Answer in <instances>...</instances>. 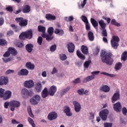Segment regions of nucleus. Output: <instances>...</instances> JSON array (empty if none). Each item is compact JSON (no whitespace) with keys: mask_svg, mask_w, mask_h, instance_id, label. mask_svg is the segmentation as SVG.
<instances>
[{"mask_svg":"<svg viewBox=\"0 0 127 127\" xmlns=\"http://www.w3.org/2000/svg\"><path fill=\"white\" fill-rule=\"evenodd\" d=\"M100 57L103 63H106L107 65L109 66L113 65L114 60L112 58L113 57L112 53L102 51L101 53Z\"/></svg>","mask_w":127,"mask_h":127,"instance_id":"f257e3e1","label":"nucleus"},{"mask_svg":"<svg viewBox=\"0 0 127 127\" xmlns=\"http://www.w3.org/2000/svg\"><path fill=\"white\" fill-rule=\"evenodd\" d=\"M120 38L117 36H113L112 39L111 40V44L112 48L114 49H118V47L120 45Z\"/></svg>","mask_w":127,"mask_h":127,"instance_id":"f03ea898","label":"nucleus"},{"mask_svg":"<svg viewBox=\"0 0 127 127\" xmlns=\"http://www.w3.org/2000/svg\"><path fill=\"white\" fill-rule=\"evenodd\" d=\"M15 21L19 23V25L21 27H24L28 24V20L24 19L23 17H17L15 18Z\"/></svg>","mask_w":127,"mask_h":127,"instance_id":"7ed1b4c3","label":"nucleus"},{"mask_svg":"<svg viewBox=\"0 0 127 127\" xmlns=\"http://www.w3.org/2000/svg\"><path fill=\"white\" fill-rule=\"evenodd\" d=\"M99 73H100V71L91 72L92 75L88 76L86 78H84L82 80L83 83H87V82H89V81H92V80H94V79H95V75H98Z\"/></svg>","mask_w":127,"mask_h":127,"instance_id":"20e7f679","label":"nucleus"},{"mask_svg":"<svg viewBox=\"0 0 127 127\" xmlns=\"http://www.w3.org/2000/svg\"><path fill=\"white\" fill-rule=\"evenodd\" d=\"M109 115V110L104 109L99 112V116L102 121H107L108 115Z\"/></svg>","mask_w":127,"mask_h":127,"instance_id":"39448f33","label":"nucleus"},{"mask_svg":"<svg viewBox=\"0 0 127 127\" xmlns=\"http://www.w3.org/2000/svg\"><path fill=\"white\" fill-rule=\"evenodd\" d=\"M21 94L23 98H28V97H32L33 92L32 91H29L26 88H23L21 90Z\"/></svg>","mask_w":127,"mask_h":127,"instance_id":"423d86ee","label":"nucleus"},{"mask_svg":"<svg viewBox=\"0 0 127 127\" xmlns=\"http://www.w3.org/2000/svg\"><path fill=\"white\" fill-rule=\"evenodd\" d=\"M41 98L40 96L38 95H36L34 96L30 100V103L32 105H37L39 102H40Z\"/></svg>","mask_w":127,"mask_h":127,"instance_id":"0eeeda50","label":"nucleus"},{"mask_svg":"<svg viewBox=\"0 0 127 127\" xmlns=\"http://www.w3.org/2000/svg\"><path fill=\"white\" fill-rule=\"evenodd\" d=\"M57 117H58L57 113L55 112H52L48 114V120H49V121H54V120H56V119H57Z\"/></svg>","mask_w":127,"mask_h":127,"instance_id":"6e6552de","label":"nucleus"},{"mask_svg":"<svg viewBox=\"0 0 127 127\" xmlns=\"http://www.w3.org/2000/svg\"><path fill=\"white\" fill-rule=\"evenodd\" d=\"M48 91L50 96H53L55 95V93L57 92V87L55 85H53L50 87Z\"/></svg>","mask_w":127,"mask_h":127,"instance_id":"1a4fd4ad","label":"nucleus"},{"mask_svg":"<svg viewBox=\"0 0 127 127\" xmlns=\"http://www.w3.org/2000/svg\"><path fill=\"white\" fill-rule=\"evenodd\" d=\"M73 105L74 107V110L76 113H79L81 111V105L76 101L73 102Z\"/></svg>","mask_w":127,"mask_h":127,"instance_id":"9d476101","label":"nucleus"},{"mask_svg":"<svg viewBox=\"0 0 127 127\" xmlns=\"http://www.w3.org/2000/svg\"><path fill=\"white\" fill-rule=\"evenodd\" d=\"M113 109L115 112L120 113V112H121V110L122 109V105L121 104V103L117 102L114 104Z\"/></svg>","mask_w":127,"mask_h":127,"instance_id":"9b49d317","label":"nucleus"},{"mask_svg":"<svg viewBox=\"0 0 127 127\" xmlns=\"http://www.w3.org/2000/svg\"><path fill=\"white\" fill-rule=\"evenodd\" d=\"M34 86V82L33 80H30L29 81H26L24 82V86L26 88H32Z\"/></svg>","mask_w":127,"mask_h":127,"instance_id":"f8f14e48","label":"nucleus"},{"mask_svg":"<svg viewBox=\"0 0 127 127\" xmlns=\"http://www.w3.org/2000/svg\"><path fill=\"white\" fill-rule=\"evenodd\" d=\"M8 83V78L7 77L1 76L0 78V86L6 85Z\"/></svg>","mask_w":127,"mask_h":127,"instance_id":"ddd939ff","label":"nucleus"},{"mask_svg":"<svg viewBox=\"0 0 127 127\" xmlns=\"http://www.w3.org/2000/svg\"><path fill=\"white\" fill-rule=\"evenodd\" d=\"M29 71L26 69L23 68L18 72L19 76H27Z\"/></svg>","mask_w":127,"mask_h":127,"instance_id":"4468645a","label":"nucleus"},{"mask_svg":"<svg viewBox=\"0 0 127 127\" xmlns=\"http://www.w3.org/2000/svg\"><path fill=\"white\" fill-rule=\"evenodd\" d=\"M100 90L102 91V92H104V93H109L111 90L110 87L107 85H103L100 88Z\"/></svg>","mask_w":127,"mask_h":127,"instance_id":"2eb2a0df","label":"nucleus"},{"mask_svg":"<svg viewBox=\"0 0 127 127\" xmlns=\"http://www.w3.org/2000/svg\"><path fill=\"white\" fill-rule=\"evenodd\" d=\"M10 106L19 108L20 107V102L16 100H12L10 102Z\"/></svg>","mask_w":127,"mask_h":127,"instance_id":"dca6fc26","label":"nucleus"},{"mask_svg":"<svg viewBox=\"0 0 127 127\" xmlns=\"http://www.w3.org/2000/svg\"><path fill=\"white\" fill-rule=\"evenodd\" d=\"M67 49L69 53H73L75 51V45L72 43H69L67 45Z\"/></svg>","mask_w":127,"mask_h":127,"instance_id":"f3484780","label":"nucleus"},{"mask_svg":"<svg viewBox=\"0 0 127 127\" xmlns=\"http://www.w3.org/2000/svg\"><path fill=\"white\" fill-rule=\"evenodd\" d=\"M33 45L30 43L25 46V49L28 53H31L33 50Z\"/></svg>","mask_w":127,"mask_h":127,"instance_id":"a211bd4d","label":"nucleus"},{"mask_svg":"<svg viewBox=\"0 0 127 127\" xmlns=\"http://www.w3.org/2000/svg\"><path fill=\"white\" fill-rule=\"evenodd\" d=\"M8 52L10 53V54L12 55V56H16L17 55V50L15 49L14 48L9 47L8 48Z\"/></svg>","mask_w":127,"mask_h":127,"instance_id":"6ab92c4d","label":"nucleus"},{"mask_svg":"<svg viewBox=\"0 0 127 127\" xmlns=\"http://www.w3.org/2000/svg\"><path fill=\"white\" fill-rule=\"evenodd\" d=\"M26 38L27 39H31L33 36V34L32 33V30L30 29L24 32Z\"/></svg>","mask_w":127,"mask_h":127,"instance_id":"aec40b11","label":"nucleus"},{"mask_svg":"<svg viewBox=\"0 0 127 127\" xmlns=\"http://www.w3.org/2000/svg\"><path fill=\"white\" fill-rule=\"evenodd\" d=\"M118 100H120V93L119 92L115 93L112 97V102L113 104L115 103Z\"/></svg>","mask_w":127,"mask_h":127,"instance_id":"412c9836","label":"nucleus"},{"mask_svg":"<svg viewBox=\"0 0 127 127\" xmlns=\"http://www.w3.org/2000/svg\"><path fill=\"white\" fill-rule=\"evenodd\" d=\"M49 95V91H48L47 88L46 87L43 90L41 93V97L42 98H43L44 99L47 97H48Z\"/></svg>","mask_w":127,"mask_h":127,"instance_id":"4be33fe9","label":"nucleus"},{"mask_svg":"<svg viewBox=\"0 0 127 127\" xmlns=\"http://www.w3.org/2000/svg\"><path fill=\"white\" fill-rule=\"evenodd\" d=\"M11 91L9 90L6 91L4 93L3 97L4 100H8L10 97H11Z\"/></svg>","mask_w":127,"mask_h":127,"instance_id":"5701e85b","label":"nucleus"},{"mask_svg":"<svg viewBox=\"0 0 127 127\" xmlns=\"http://www.w3.org/2000/svg\"><path fill=\"white\" fill-rule=\"evenodd\" d=\"M64 113L66 114L67 117H71L72 116V113L70 112V107L68 106H65L64 110Z\"/></svg>","mask_w":127,"mask_h":127,"instance_id":"b1692460","label":"nucleus"},{"mask_svg":"<svg viewBox=\"0 0 127 127\" xmlns=\"http://www.w3.org/2000/svg\"><path fill=\"white\" fill-rule=\"evenodd\" d=\"M31 10L30 6L28 5H26L23 6L22 8V11L23 13H28Z\"/></svg>","mask_w":127,"mask_h":127,"instance_id":"393cba45","label":"nucleus"},{"mask_svg":"<svg viewBox=\"0 0 127 127\" xmlns=\"http://www.w3.org/2000/svg\"><path fill=\"white\" fill-rule=\"evenodd\" d=\"M46 18L48 20H55V19H56V16L51 14H47L46 15Z\"/></svg>","mask_w":127,"mask_h":127,"instance_id":"a878e982","label":"nucleus"},{"mask_svg":"<svg viewBox=\"0 0 127 127\" xmlns=\"http://www.w3.org/2000/svg\"><path fill=\"white\" fill-rule=\"evenodd\" d=\"M76 55L78 58H80L81 60H85V59H86V57L82 54L79 50L76 51Z\"/></svg>","mask_w":127,"mask_h":127,"instance_id":"bb28decb","label":"nucleus"},{"mask_svg":"<svg viewBox=\"0 0 127 127\" xmlns=\"http://www.w3.org/2000/svg\"><path fill=\"white\" fill-rule=\"evenodd\" d=\"M35 89L38 93L41 92V90H42V85H41V83L38 82L36 85Z\"/></svg>","mask_w":127,"mask_h":127,"instance_id":"cd10ccee","label":"nucleus"},{"mask_svg":"<svg viewBox=\"0 0 127 127\" xmlns=\"http://www.w3.org/2000/svg\"><path fill=\"white\" fill-rule=\"evenodd\" d=\"M81 52L85 55H87V54L89 53L88 51V47H87V46H81Z\"/></svg>","mask_w":127,"mask_h":127,"instance_id":"c85d7f7f","label":"nucleus"},{"mask_svg":"<svg viewBox=\"0 0 127 127\" xmlns=\"http://www.w3.org/2000/svg\"><path fill=\"white\" fill-rule=\"evenodd\" d=\"M98 23L101 27V29H105V28H106L107 26V24L105 23V21L103 20H99Z\"/></svg>","mask_w":127,"mask_h":127,"instance_id":"c756f323","label":"nucleus"},{"mask_svg":"<svg viewBox=\"0 0 127 127\" xmlns=\"http://www.w3.org/2000/svg\"><path fill=\"white\" fill-rule=\"evenodd\" d=\"M55 33L56 34H59L60 36H62V35H64V30L63 29H56L55 30Z\"/></svg>","mask_w":127,"mask_h":127,"instance_id":"7c9ffc66","label":"nucleus"},{"mask_svg":"<svg viewBox=\"0 0 127 127\" xmlns=\"http://www.w3.org/2000/svg\"><path fill=\"white\" fill-rule=\"evenodd\" d=\"M38 30L39 32H42V33H45V31H46V28L42 25H39L38 26Z\"/></svg>","mask_w":127,"mask_h":127,"instance_id":"2f4dec72","label":"nucleus"},{"mask_svg":"<svg viewBox=\"0 0 127 127\" xmlns=\"http://www.w3.org/2000/svg\"><path fill=\"white\" fill-rule=\"evenodd\" d=\"M90 21L91 22V24L94 27V28H96V27H98L99 24H98V22L95 20L94 18H91Z\"/></svg>","mask_w":127,"mask_h":127,"instance_id":"473e14b6","label":"nucleus"},{"mask_svg":"<svg viewBox=\"0 0 127 127\" xmlns=\"http://www.w3.org/2000/svg\"><path fill=\"white\" fill-rule=\"evenodd\" d=\"M26 66L28 68V69H30V70H33L35 66L34 64H31V62H28L26 64Z\"/></svg>","mask_w":127,"mask_h":127,"instance_id":"72a5a7b5","label":"nucleus"},{"mask_svg":"<svg viewBox=\"0 0 127 127\" xmlns=\"http://www.w3.org/2000/svg\"><path fill=\"white\" fill-rule=\"evenodd\" d=\"M121 59L123 61H127V51H125L123 53L121 56Z\"/></svg>","mask_w":127,"mask_h":127,"instance_id":"f704fd0d","label":"nucleus"},{"mask_svg":"<svg viewBox=\"0 0 127 127\" xmlns=\"http://www.w3.org/2000/svg\"><path fill=\"white\" fill-rule=\"evenodd\" d=\"M88 36L89 40L90 41H93L94 40V33L92 31H89L88 33Z\"/></svg>","mask_w":127,"mask_h":127,"instance_id":"c9c22d12","label":"nucleus"},{"mask_svg":"<svg viewBox=\"0 0 127 127\" xmlns=\"http://www.w3.org/2000/svg\"><path fill=\"white\" fill-rule=\"evenodd\" d=\"M28 122L31 126H32V127H35V124L34 123V121L32 119H31L30 117L28 118Z\"/></svg>","mask_w":127,"mask_h":127,"instance_id":"e433bc0d","label":"nucleus"},{"mask_svg":"<svg viewBox=\"0 0 127 127\" xmlns=\"http://www.w3.org/2000/svg\"><path fill=\"white\" fill-rule=\"evenodd\" d=\"M5 45H7V42L3 39H0V46H5Z\"/></svg>","mask_w":127,"mask_h":127,"instance_id":"4c0bfd02","label":"nucleus"},{"mask_svg":"<svg viewBox=\"0 0 127 127\" xmlns=\"http://www.w3.org/2000/svg\"><path fill=\"white\" fill-rule=\"evenodd\" d=\"M111 24H112V25H115V26L119 27L121 26V24L120 23L117 22L116 21V19H113L111 21Z\"/></svg>","mask_w":127,"mask_h":127,"instance_id":"58836bf2","label":"nucleus"},{"mask_svg":"<svg viewBox=\"0 0 127 127\" xmlns=\"http://www.w3.org/2000/svg\"><path fill=\"white\" fill-rule=\"evenodd\" d=\"M70 90V87H66L65 89H64L62 92H61V96H64V95H65L67 92H68Z\"/></svg>","mask_w":127,"mask_h":127,"instance_id":"ea45409f","label":"nucleus"},{"mask_svg":"<svg viewBox=\"0 0 127 127\" xmlns=\"http://www.w3.org/2000/svg\"><path fill=\"white\" fill-rule=\"evenodd\" d=\"M60 59L62 60V61H65V60L67 59V56L64 54H62L60 55Z\"/></svg>","mask_w":127,"mask_h":127,"instance_id":"a19ab883","label":"nucleus"},{"mask_svg":"<svg viewBox=\"0 0 127 127\" xmlns=\"http://www.w3.org/2000/svg\"><path fill=\"white\" fill-rule=\"evenodd\" d=\"M122 66L123 64H122V63H119L115 65V69L117 70H121V68H122Z\"/></svg>","mask_w":127,"mask_h":127,"instance_id":"79ce46f5","label":"nucleus"},{"mask_svg":"<svg viewBox=\"0 0 127 127\" xmlns=\"http://www.w3.org/2000/svg\"><path fill=\"white\" fill-rule=\"evenodd\" d=\"M53 32H54V28H53V27H51L48 29V33L50 34V35H53Z\"/></svg>","mask_w":127,"mask_h":127,"instance_id":"37998d69","label":"nucleus"},{"mask_svg":"<svg viewBox=\"0 0 127 127\" xmlns=\"http://www.w3.org/2000/svg\"><path fill=\"white\" fill-rule=\"evenodd\" d=\"M19 38L20 40H24L25 38H26V36H25V34L24 32H22L19 36Z\"/></svg>","mask_w":127,"mask_h":127,"instance_id":"c03bdc74","label":"nucleus"},{"mask_svg":"<svg viewBox=\"0 0 127 127\" xmlns=\"http://www.w3.org/2000/svg\"><path fill=\"white\" fill-rule=\"evenodd\" d=\"M100 74H102V75H105V76H108L109 77H111V78H113V77H115L114 74H110L106 72H102L100 73Z\"/></svg>","mask_w":127,"mask_h":127,"instance_id":"a18cd8bd","label":"nucleus"},{"mask_svg":"<svg viewBox=\"0 0 127 127\" xmlns=\"http://www.w3.org/2000/svg\"><path fill=\"white\" fill-rule=\"evenodd\" d=\"M102 32V35L103 36H104V37H107L108 36V33L107 32V30L106 28L105 29H101Z\"/></svg>","mask_w":127,"mask_h":127,"instance_id":"49530a36","label":"nucleus"},{"mask_svg":"<svg viewBox=\"0 0 127 127\" xmlns=\"http://www.w3.org/2000/svg\"><path fill=\"white\" fill-rule=\"evenodd\" d=\"M13 58L12 57L8 58L6 59H2L4 63H7V62H10L11 60H13Z\"/></svg>","mask_w":127,"mask_h":127,"instance_id":"de8ad7c7","label":"nucleus"},{"mask_svg":"<svg viewBox=\"0 0 127 127\" xmlns=\"http://www.w3.org/2000/svg\"><path fill=\"white\" fill-rule=\"evenodd\" d=\"M90 64H91V61L85 62L84 64V68H88L89 66H90Z\"/></svg>","mask_w":127,"mask_h":127,"instance_id":"09e8293b","label":"nucleus"},{"mask_svg":"<svg viewBox=\"0 0 127 127\" xmlns=\"http://www.w3.org/2000/svg\"><path fill=\"white\" fill-rule=\"evenodd\" d=\"M81 18L82 21H83V22H84L85 23H87L89 22V21H88V18H87V17H86V16L82 15Z\"/></svg>","mask_w":127,"mask_h":127,"instance_id":"8fccbe9b","label":"nucleus"},{"mask_svg":"<svg viewBox=\"0 0 127 127\" xmlns=\"http://www.w3.org/2000/svg\"><path fill=\"white\" fill-rule=\"evenodd\" d=\"M53 39V37H52V35L48 34L47 38L46 39L47 41H49V42L51 41V40H52Z\"/></svg>","mask_w":127,"mask_h":127,"instance_id":"3c124183","label":"nucleus"},{"mask_svg":"<svg viewBox=\"0 0 127 127\" xmlns=\"http://www.w3.org/2000/svg\"><path fill=\"white\" fill-rule=\"evenodd\" d=\"M4 89L2 88H0V98H3L4 95Z\"/></svg>","mask_w":127,"mask_h":127,"instance_id":"603ef678","label":"nucleus"},{"mask_svg":"<svg viewBox=\"0 0 127 127\" xmlns=\"http://www.w3.org/2000/svg\"><path fill=\"white\" fill-rule=\"evenodd\" d=\"M43 40V39H42V37L41 36H40L38 38L37 43L39 44V45H41V44H42Z\"/></svg>","mask_w":127,"mask_h":127,"instance_id":"864d4df0","label":"nucleus"},{"mask_svg":"<svg viewBox=\"0 0 127 127\" xmlns=\"http://www.w3.org/2000/svg\"><path fill=\"white\" fill-rule=\"evenodd\" d=\"M57 48V46L56 45H53L50 47V51H51V52H54V51L56 50Z\"/></svg>","mask_w":127,"mask_h":127,"instance_id":"5fc2aeb1","label":"nucleus"},{"mask_svg":"<svg viewBox=\"0 0 127 127\" xmlns=\"http://www.w3.org/2000/svg\"><path fill=\"white\" fill-rule=\"evenodd\" d=\"M104 127H113V123H104Z\"/></svg>","mask_w":127,"mask_h":127,"instance_id":"6e6d98bb","label":"nucleus"},{"mask_svg":"<svg viewBox=\"0 0 127 127\" xmlns=\"http://www.w3.org/2000/svg\"><path fill=\"white\" fill-rule=\"evenodd\" d=\"M72 82L73 83V84H79L80 83H81V80L80 79V78H77L75 79H74Z\"/></svg>","mask_w":127,"mask_h":127,"instance_id":"4d7b16f0","label":"nucleus"},{"mask_svg":"<svg viewBox=\"0 0 127 127\" xmlns=\"http://www.w3.org/2000/svg\"><path fill=\"white\" fill-rule=\"evenodd\" d=\"M16 46L19 48H22L24 46V44L23 43L19 42L16 44Z\"/></svg>","mask_w":127,"mask_h":127,"instance_id":"13d9d810","label":"nucleus"},{"mask_svg":"<svg viewBox=\"0 0 127 127\" xmlns=\"http://www.w3.org/2000/svg\"><path fill=\"white\" fill-rule=\"evenodd\" d=\"M85 28H86V30L87 31L91 30V27L90 26L89 22L87 23H85Z\"/></svg>","mask_w":127,"mask_h":127,"instance_id":"bf43d9fd","label":"nucleus"},{"mask_svg":"<svg viewBox=\"0 0 127 127\" xmlns=\"http://www.w3.org/2000/svg\"><path fill=\"white\" fill-rule=\"evenodd\" d=\"M3 56V57H8L10 56V53L8 51V49H7V51L5 52Z\"/></svg>","mask_w":127,"mask_h":127,"instance_id":"052dcab7","label":"nucleus"},{"mask_svg":"<svg viewBox=\"0 0 127 127\" xmlns=\"http://www.w3.org/2000/svg\"><path fill=\"white\" fill-rule=\"evenodd\" d=\"M74 18L73 16H69V17H65V20L66 21H72V20H73Z\"/></svg>","mask_w":127,"mask_h":127,"instance_id":"680f3d73","label":"nucleus"},{"mask_svg":"<svg viewBox=\"0 0 127 127\" xmlns=\"http://www.w3.org/2000/svg\"><path fill=\"white\" fill-rule=\"evenodd\" d=\"M7 36H11V35H13V31L10 30L7 32Z\"/></svg>","mask_w":127,"mask_h":127,"instance_id":"e2e57ef3","label":"nucleus"},{"mask_svg":"<svg viewBox=\"0 0 127 127\" xmlns=\"http://www.w3.org/2000/svg\"><path fill=\"white\" fill-rule=\"evenodd\" d=\"M122 113L124 116H126L127 114V109L126 107H123L122 109Z\"/></svg>","mask_w":127,"mask_h":127,"instance_id":"0e129e2a","label":"nucleus"},{"mask_svg":"<svg viewBox=\"0 0 127 127\" xmlns=\"http://www.w3.org/2000/svg\"><path fill=\"white\" fill-rule=\"evenodd\" d=\"M77 93L79 94V95H83L84 94V89L81 88V89L78 90Z\"/></svg>","mask_w":127,"mask_h":127,"instance_id":"69168bd1","label":"nucleus"},{"mask_svg":"<svg viewBox=\"0 0 127 127\" xmlns=\"http://www.w3.org/2000/svg\"><path fill=\"white\" fill-rule=\"evenodd\" d=\"M14 72V70L12 69H8L5 72V75H8V74H10V73H13Z\"/></svg>","mask_w":127,"mask_h":127,"instance_id":"338daca9","label":"nucleus"},{"mask_svg":"<svg viewBox=\"0 0 127 127\" xmlns=\"http://www.w3.org/2000/svg\"><path fill=\"white\" fill-rule=\"evenodd\" d=\"M86 3H87V0H83V2H82L81 4V6L82 8H84L85 5H86Z\"/></svg>","mask_w":127,"mask_h":127,"instance_id":"774afa93","label":"nucleus"}]
</instances>
